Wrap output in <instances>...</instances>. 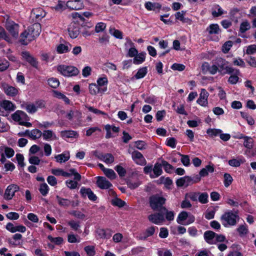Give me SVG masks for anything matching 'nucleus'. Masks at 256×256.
Returning a JSON list of instances; mask_svg holds the SVG:
<instances>
[{
  "mask_svg": "<svg viewBox=\"0 0 256 256\" xmlns=\"http://www.w3.org/2000/svg\"><path fill=\"white\" fill-rule=\"evenodd\" d=\"M240 220L237 211L229 210L224 212L220 217L222 224L226 228L236 226Z\"/></svg>",
  "mask_w": 256,
  "mask_h": 256,
  "instance_id": "f257e3e1",
  "label": "nucleus"
},
{
  "mask_svg": "<svg viewBox=\"0 0 256 256\" xmlns=\"http://www.w3.org/2000/svg\"><path fill=\"white\" fill-rule=\"evenodd\" d=\"M52 173L56 176H62L66 178H69L73 175L74 180L76 181H80L81 179V176L74 168H70L68 172H64L61 168H53L52 170Z\"/></svg>",
  "mask_w": 256,
  "mask_h": 256,
  "instance_id": "f03ea898",
  "label": "nucleus"
},
{
  "mask_svg": "<svg viewBox=\"0 0 256 256\" xmlns=\"http://www.w3.org/2000/svg\"><path fill=\"white\" fill-rule=\"evenodd\" d=\"M58 70L64 76H72L78 75V70L75 66L64 64L59 65L57 67Z\"/></svg>",
  "mask_w": 256,
  "mask_h": 256,
  "instance_id": "7ed1b4c3",
  "label": "nucleus"
},
{
  "mask_svg": "<svg viewBox=\"0 0 256 256\" xmlns=\"http://www.w3.org/2000/svg\"><path fill=\"white\" fill-rule=\"evenodd\" d=\"M166 199L158 195H154L150 198V204L152 208L154 210H162L163 204L165 203Z\"/></svg>",
  "mask_w": 256,
  "mask_h": 256,
  "instance_id": "20e7f679",
  "label": "nucleus"
},
{
  "mask_svg": "<svg viewBox=\"0 0 256 256\" xmlns=\"http://www.w3.org/2000/svg\"><path fill=\"white\" fill-rule=\"evenodd\" d=\"M195 220V217L189 214L186 211L181 212L176 218L178 224L182 225H188L193 223Z\"/></svg>",
  "mask_w": 256,
  "mask_h": 256,
  "instance_id": "39448f33",
  "label": "nucleus"
},
{
  "mask_svg": "<svg viewBox=\"0 0 256 256\" xmlns=\"http://www.w3.org/2000/svg\"><path fill=\"white\" fill-rule=\"evenodd\" d=\"M82 113L77 110H70L66 113V118L70 121L74 120L75 124L79 126H82Z\"/></svg>",
  "mask_w": 256,
  "mask_h": 256,
  "instance_id": "423d86ee",
  "label": "nucleus"
},
{
  "mask_svg": "<svg viewBox=\"0 0 256 256\" xmlns=\"http://www.w3.org/2000/svg\"><path fill=\"white\" fill-rule=\"evenodd\" d=\"M225 70V73L231 74L228 78V82L232 84H236L239 80L238 76L240 74L239 70L234 68L231 66H226Z\"/></svg>",
  "mask_w": 256,
  "mask_h": 256,
  "instance_id": "0eeeda50",
  "label": "nucleus"
},
{
  "mask_svg": "<svg viewBox=\"0 0 256 256\" xmlns=\"http://www.w3.org/2000/svg\"><path fill=\"white\" fill-rule=\"evenodd\" d=\"M158 228L157 227L154 226L148 227L140 233L136 238L138 240H146L148 238L152 236L154 234L156 230Z\"/></svg>",
  "mask_w": 256,
  "mask_h": 256,
  "instance_id": "6e6552de",
  "label": "nucleus"
},
{
  "mask_svg": "<svg viewBox=\"0 0 256 256\" xmlns=\"http://www.w3.org/2000/svg\"><path fill=\"white\" fill-rule=\"evenodd\" d=\"M20 190L19 186L14 184L9 185L6 188L4 198L6 200H10L14 196L15 193Z\"/></svg>",
  "mask_w": 256,
  "mask_h": 256,
  "instance_id": "1a4fd4ad",
  "label": "nucleus"
},
{
  "mask_svg": "<svg viewBox=\"0 0 256 256\" xmlns=\"http://www.w3.org/2000/svg\"><path fill=\"white\" fill-rule=\"evenodd\" d=\"M200 180L198 179V180H194L191 177L188 176H185L178 178L176 182V184L178 186L186 187L193 184L196 183Z\"/></svg>",
  "mask_w": 256,
  "mask_h": 256,
  "instance_id": "9d476101",
  "label": "nucleus"
},
{
  "mask_svg": "<svg viewBox=\"0 0 256 256\" xmlns=\"http://www.w3.org/2000/svg\"><path fill=\"white\" fill-rule=\"evenodd\" d=\"M132 160L137 164L140 166H144L146 161L143 155L139 152L134 150L132 153Z\"/></svg>",
  "mask_w": 256,
  "mask_h": 256,
  "instance_id": "9b49d317",
  "label": "nucleus"
},
{
  "mask_svg": "<svg viewBox=\"0 0 256 256\" xmlns=\"http://www.w3.org/2000/svg\"><path fill=\"white\" fill-rule=\"evenodd\" d=\"M80 192L82 196L84 198L88 197L90 200L93 202H94L97 200L96 196L92 192V191L90 188L82 187L80 188Z\"/></svg>",
  "mask_w": 256,
  "mask_h": 256,
  "instance_id": "f8f14e48",
  "label": "nucleus"
},
{
  "mask_svg": "<svg viewBox=\"0 0 256 256\" xmlns=\"http://www.w3.org/2000/svg\"><path fill=\"white\" fill-rule=\"evenodd\" d=\"M68 31L70 36L72 38H75L78 37L80 34V26L78 24L72 22L68 27Z\"/></svg>",
  "mask_w": 256,
  "mask_h": 256,
  "instance_id": "ddd939ff",
  "label": "nucleus"
},
{
  "mask_svg": "<svg viewBox=\"0 0 256 256\" xmlns=\"http://www.w3.org/2000/svg\"><path fill=\"white\" fill-rule=\"evenodd\" d=\"M148 220L154 224H160L164 221V217L162 213L158 212L149 215Z\"/></svg>",
  "mask_w": 256,
  "mask_h": 256,
  "instance_id": "4468645a",
  "label": "nucleus"
},
{
  "mask_svg": "<svg viewBox=\"0 0 256 256\" xmlns=\"http://www.w3.org/2000/svg\"><path fill=\"white\" fill-rule=\"evenodd\" d=\"M6 28L14 38H17L18 34V25L14 22H8L6 23Z\"/></svg>",
  "mask_w": 256,
  "mask_h": 256,
  "instance_id": "2eb2a0df",
  "label": "nucleus"
},
{
  "mask_svg": "<svg viewBox=\"0 0 256 256\" xmlns=\"http://www.w3.org/2000/svg\"><path fill=\"white\" fill-rule=\"evenodd\" d=\"M18 135L19 136H27L32 138V140H36L37 138H39L42 136V132L40 130L38 129H34L32 130H26L24 134L22 133H18Z\"/></svg>",
  "mask_w": 256,
  "mask_h": 256,
  "instance_id": "dca6fc26",
  "label": "nucleus"
},
{
  "mask_svg": "<svg viewBox=\"0 0 256 256\" xmlns=\"http://www.w3.org/2000/svg\"><path fill=\"white\" fill-rule=\"evenodd\" d=\"M6 229L12 233H14L17 232L24 233L26 232V226L22 225L14 226L11 222H8L6 224Z\"/></svg>",
  "mask_w": 256,
  "mask_h": 256,
  "instance_id": "f3484780",
  "label": "nucleus"
},
{
  "mask_svg": "<svg viewBox=\"0 0 256 256\" xmlns=\"http://www.w3.org/2000/svg\"><path fill=\"white\" fill-rule=\"evenodd\" d=\"M96 184L98 188L101 189L110 188L112 186V184L103 176H98Z\"/></svg>",
  "mask_w": 256,
  "mask_h": 256,
  "instance_id": "a211bd4d",
  "label": "nucleus"
},
{
  "mask_svg": "<svg viewBox=\"0 0 256 256\" xmlns=\"http://www.w3.org/2000/svg\"><path fill=\"white\" fill-rule=\"evenodd\" d=\"M208 96L209 94L205 89H202L200 97L197 100V103L202 106H206L208 104Z\"/></svg>",
  "mask_w": 256,
  "mask_h": 256,
  "instance_id": "6ab92c4d",
  "label": "nucleus"
},
{
  "mask_svg": "<svg viewBox=\"0 0 256 256\" xmlns=\"http://www.w3.org/2000/svg\"><path fill=\"white\" fill-rule=\"evenodd\" d=\"M66 6L72 10H79L84 8V4L80 0H69L66 2Z\"/></svg>",
  "mask_w": 256,
  "mask_h": 256,
  "instance_id": "aec40b11",
  "label": "nucleus"
},
{
  "mask_svg": "<svg viewBox=\"0 0 256 256\" xmlns=\"http://www.w3.org/2000/svg\"><path fill=\"white\" fill-rule=\"evenodd\" d=\"M28 30L30 33V34L32 36L34 39L38 36L41 32L40 24L38 23H35L28 28Z\"/></svg>",
  "mask_w": 256,
  "mask_h": 256,
  "instance_id": "412c9836",
  "label": "nucleus"
},
{
  "mask_svg": "<svg viewBox=\"0 0 256 256\" xmlns=\"http://www.w3.org/2000/svg\"><path fill=\"white\" fill-rule=\"evenodd\" d=\"M22 58L27 61L32 66L36 68L38 66V62L29 52L24 51L22 52Z\"/></svg>",
  "mask_w": 256,
  "mask_h": 256,
  "instance_id": "4be33fe9",
  "label": "nucleus"
},
{
  "mask_svg": "<svg viewBox=\"0 0 256 256\" xmlns=\"http://www.w3.org/2000/svg\"><path fill=\"white\" fill-rule=\"evenodd\" d=\"M30 34L28 30L21 34L20 42L22 44L27 45L30 42L34 40Z\"/></svg>",
  "mask_w": 256,
  "mask_h": 256,
  "instance_id": "5701e85b",
  "label": "nucleus"
},
{
  "mask_svg": "<svg viewBox=\"0 0 256 256\" xmlns=\"http://www.w3.org/2000/svg\"><path fill=\"white\" fill-rule=\"evenodd\" d=\"M0 106L8 112H12L16 108L15 104L8 100H4L0 102Z\"/></svg>",
  "mask_w": 256,
  "mask_h": 256,
  "instance_id": "b1692460",
  "label": "nucleus"
},
{
  "mask_svg": "<svg viewBox=\"0 0 256 256\" xmlns=\"http://www.w3.org/2000/svg\"><path fill=\"white\" fill-rule=\"evenodd\" d=\"M216 233L212 231L207 230L204 234V238L205 241L210 244H216L215 240Z\"/></svg>",
  "mask_w": 256,
  "mask_h": 256,
  "instance_id": "393cba45",
  "label": "nucleus"
},
{
  "mask_svg": "<svg viewBox=\"0 0 256 256\" xmlns=\"http://www.w3.org/2000/svg\"><path fill=\"white\" fill-rule=\"evenodd\" d=\"M14 154V151L12 148L4 146L0 147V155H4L7 158H10Z\"/></svg>",
  "mask_w": 256,
  "mask_h": 256,
  "instance_id": "a878e982",
  "label": "nucleus"
},
{
  "mask_svg": "<svg viewBox=\"0 0 256 256\" xmlns=\"http://www.w3.org/2000/svg\"><path fill=\"white\" fill-rule=\"evenodd\" d=\"M4 90L6 95L14 96L18 94L19 89L12 86L6 85L4 87Z\"/></svg>",
  "mask_w": 256,
  "mask_h": 256,
  "instance_id": "bb28decb",
  "label": "nucleus"
},
{
  "mask_svg": "<svg viewBox=\"0 0 256 256\" xmlns=\"http://www.w3.org/2000/svg\"><path fill=\"white\" fill-rule=\"evenodd\" d=\"M70 158L68 152L66 151L62 154L55 156L54 158L56 162L62 164L67 162Z\"/></svg>",
  "mask_w": 256,
  "mask_h": 256,
  "instance_id": "cd10ccee",
  "label": "nucleus"
},
{
  "mask_svg": "<svg viewBox=\"0 0 256 256\" xmlns=\"http://www.w3.org/2000/svg\"><path fill=\"white\" fill-rule=\"evenodd\" d=\"M72 45L68 42L61 44L56 47V51L58 54L66 53L70 51Z\"/></svg>",
  "mask_w": 256,
  "mask_h": 256,
  "instance_id": "c85d7f7f",
  "label": "nucleus"
},
{
  "mask_svg": "<svg viewBox=\"0 0 256 256\" xmlns=\"http://www.w3.org/2000/svg\"><path fill=\"white\" fill-rule=\"evenodd\" d=\"M43 139L46 140H57L58 138L54 133L51 130H45L42 132Z\"/></svg>",
  "mask_w": 256,
  "mask_h": 256,
  "instance_id": "c756f323",
  "label": "nucleus"
},
{
  "mask_svg": "<svg viewBox=\"0 0 256 256\" xmlns=\"http://www.w3.org/2000/svg\"><path fill=\"white\" fill-rule=\"evenodd\" d=\"M214 170V168L212 164L207 165L200 170L199 172L200 176V177H205L208 174L209 172L212 173Z\"/></svg>",
  "mask_w": 256,
  "mask_h": 256,
  "instance_id": "7c9ffc66",
  "label": "nucleus"
},
{
  "mask_svg": "<svg viewBox=\"0 0 256 256\" xmlns=\"http://www.w3.org/2000/svg\"><path fill=\"white\" fill-rule=\"evenodd\" d=\"M145 8L148 10H159L161 8V5L158 2H147L144 4Z\"/></svg>",
  "mask_w": 256,
  "mask_h": 256,
  "instance_id": "2f4dec72",
  "label": "nucleus"
},
{
  "mask_svg": "<svg viewBox=\"0 0 256 256\" xmlns=\"http://www.w3.org/2000/svg\"><path fill=\"white\" fill-rule=\"evenodd\" d=\"M186 12L182 10L178 12L175 14V18L176 20H179L183 23L190 24L191 21L188 18L184 17Z\"/></svg>",
  "mask_w": 256,
  "mask_h": 256,
  "instance_id": "473e14b6",
  "label": "nucleus"
},
{
  "mask_svg": "<svg viewBox=\"0 0 256 256\" xmlns=\"http://www.w3.org/2000/svg\"><path fill=\"white\" fill-rule=\"evenodd\" d=\"M21 106L22 108L25 109L29 114H34L37 112L34 103L24 102L21 104Z\"/></svg>",
  "mask_w": 256,
  "mask_h": 256,
  "instance_id": "72a5a7b5",
  "label": "nucleus"
},
{
  "mask_svg": "<svg viewBox=\"0 0 256 256\" xmlns=\"http://www.w3.org/2000/svg\"><path fill=\"white\" fill-rule=\"evenodd\" d=\"M154 174H151L152 178H156L160 176L162 173V166L161 164L156 163L152 169Z\"/></svg>",
  "mask_w": 256,
  "mask_h": 256,
  "instance_id": "f704fd0d",
  "label": "nucleus"
},
{
  "mask_svg": "<svg viewBox=\"0 0 256 256\" xmlns=\"http://www.w3.org/2000/svg\"><path fill=\"white\" fill-rule=\"evenodd\" d=\"M146 55V53L145 52L138 53L133 59V63L135 64H141L145 60Z\"/></svg>",
  "mask_w": 256,
  "mask_h": 256,
  "instance_id": "c9c22d12",
  "label": "nucleus"
},
{
  "mask_svg": "<svg viewBox=\"0 0 256 256\" xmlns=\"http://www.w3.org/2000/svg\"><path fill=\"white\" fill-rule=\"evenodd\" d=\"M60 134L63 138H77L78 136L76 132L72 130L62 131Z\"/></svg>",
  "mask_w": 256,
  "mask_h": 256,
  "instance_id": "e433bc0d",
  "label": "nucleus"
},
{
  "mask_svg": "<svg viewBox=\"0 0 256 256\" xmlns=\"http://www.w3.org/2000/svg\"><path fill=\"white\" fill-rule=\"evenodd\" d=\"M25 113L21 110H17L12 115V120L16 122H19L20 124H22L21 122L22 118L25 116Z\"/></svg>",
  "mask_w": 256,
  "mask_h": 256,
  "instance_id": "4c0bfd02",
  "label": "nucleus"
},
{
  "mask_svg": "<svg viewBox=\"0 0 256 256\" xmlns=\"http://www.w3.org/2000/svg\"><path fill=\"white\" fill-rule=\"evenodd\" d=\"M162 212L164 216H165L166 219L168 221H172L174 218V212L172 210H168L165 207L162 208Z\"/></svg>",
  "mask_w": 256,
  "mask_h": 256,
  "instance_id": "58836bf2",
  "label": "nucleus"
},
{
  "mask_svg": "<svg viewBox=\"0 0 256 256\" xmlns=\"http://www.w3.org/2000/svg\"><path fill=\"white\" fill-rule=\"evenodd\" d=\"M32 14L37 19H41L44 17L46 14V12L42 8L34 9L32 11Z\"/></svg>",
  "mask_w": 256,
  "mask_h": 256,
  "instance_id": "ea45409f",
  "label": "nucleus"
},
{
  "mask_svg": "<svg viewBox=\"0 0 256 256\" xmlns=\"http://www.w3.org/2000/svg\"><path fill=\"white\" fill-rule=\"evenodd\" d=\"M224 14V10L218 4L214 6L212 14L214 17H218Z\"/></svg>",
  "mask_w": 256,
  "mask_h": 256,
  "instance_id": "a19ab883",
  "label": "nucleus"
},
{
  "mask_svg": "<svg viewBox=\"0 0 256 256\" xmlns=\"http://www.w3.org/2000/svg\"><path fill=\"white\" fill-rule=\"evenodd\" d=\"M236 231L241 237L245 236L248 232V226L246 224L239 226L236 228Z\"/></svg>",
  "mask_w": 256,
  "mask_h": 256,
  "instance_id": "79ce46f5",
  "label": "nucleus"
},
{
  "mask_svg": "<svg viewBox=\"0 0 256 256\" xmlns=\"http://www.w3.org/2000/svg\"><path fill=\"white\" fill-rule=\"evenodd\" d=\"M210 34H218L220 32L219 26L218 24H211L206 29Z\"/></svg>",
  "mask_w": 256,
  "mask_h": 256,
  "instance_id": "37998d69",
  "label": "nucleus"
},
{
  "mask_svg": "<svg viewBox=\"0 0 256 256\" xmlns=\"http://www.w3.org/2000/svg\"><path fill=\"white\" fill-rule=\"evenodd\" d=\"M250 28V23L247 20H243L240 24V32L244 33Z\"/></svg>",
  "mask_w": 256,
  "mask_h": 256,
  "instance_id": "c03bdc74",
  "label": "nucleus"
},
{
  "mask_svg": "<svg viewBox=\"0 0 256 256\" xmlns=\"http://www.w3.org/2000/svg\"><path fill=\"white\" fill-rule=\"evenodd\" d=\"M158 184H163L165 185L166 188H169L170 186L172 184V181L168 177L165 178L164 176L160 177L158 180Z\"/></svg>",
  "mask_w": 256,
  "mask_h": 256,
  "instance_id": "a18cd8bd",
  "label": "nucleus"
},
{
  "mask_svg": "<svg viewBox=\"0 0 256 256\" xmlns=\"http://www.w3.org/2000/svg\"><path fill=\"white\" fill-rule=\"evenodd\" d=\"M56 198L59 205L64 207L68 206L70 204V201L66 198H60L58 196H56Z\"/></svg>",
  "mask_w": 256,
  "mask_h": 256,
  "instance_id": "49530a36",
  "label": "nucleus"
},
{
  "mask_svg": "<svg viewBox=\"0 0 256 256\" xmlns=\"http://www.w3.org/2000/svg\"><path fill=\"white\" fill-rule=\"evenodd\" d=\"M114 158L111 154H103L102 160L107 164H110L114 162Z\"/></svg>",
  "mask_w": 256,
  "mask_h": 256,
  "instance_id": "de8ad7c7",
  "label": "nucleus"
},
{
  "mask_svg": "<svg viewBox=\"0 0 256 256\" xmlns=\"http://www.w3.org/2000/svg\"><path fill=\"white\" fill-rule=\"evenodd\" d=\"M208 194L207 192H199L198 200L200 202L206 204L208 202Z\"/></svg>",
  "mask_w": 256,
  "mask_h": 256,
  "instance_id": "09e8293b",
  "label": "nucleus"
},
{
  "mask_svg": "<svg viewBox=\"0 0 256 256\" xmlns=\"http://www.w3.org/2000/svg\"><path fill=\"white\" fill-rule=\"evenodd\" d=\"M48 84L50 87L56 88L59 86L60 82L56 78H51L48 79Z\"/></svg>",
  "mask_w": 256,
  "mask_h": 256,
  "instance_id": "8fccbe9b",
  "label": "nucleus"
},
{
  "mask_svg": "<svg viewBox=\"0 0 256 256\" xmlns=\"http://www.w3.org/2000/svg\"><path fill=\"white\" fill-rule=\"evenodd\" d=\"M240 114L242 118L247 121L248 124L252 126L254 124V120L248 114L244 112H240Z\"/></svg>",
  "mask_w": 256,
  "mask_h": 256,
  "instance_id": "3c124183",
  "label": "nucleus"
},
{
  "mask_svg": "<svg viewBox=\"0 0 256 256\" xmlns=\"http://www.w3.org/2000/svg\"><path fill=\"white\" fill-rule=\"evenodd\" d=\"M90 94L92 95L96 94L100 91L99 86L96 84H90L88 86Z\"/></svg>",
  "mask_w": 256,
  "mask_h": 256,
  "instance_id": "603ef678",
  "label": "nucleus"
},
{
  "mask_svg": "<svg viewBox=\"0 0 256 256\" xmlns=\"http://www.w3.org/2000/svg\"><path fill=\"white\" fill-rule=\"evenodd\" d=\"M50 188L46 183L40 184L39 188L40 193L43 196H46L48 193Z\"/></svg>",
  "mask_w": 256,
  "mask_h": 256,
  "instance_id": "864d4df0",
  "label": "nucleus"
},
{
  "mask_svg": "<svg viewBox=\"0 0 256 256\" xmlns=\"http://www.w3.org/2000/svg\"><path fill=\"white\" fill-rule=\"evenodd\" d=\"M147 73V68L146 67L140 68L135 75L136 79H140L143 78Z\"/></svg>",
  "mask_w": 256,
  "mask_h": 256,
  "instance_id": "5fc2aeb1",
  "label": "nucleus"
},
{
  "mask_svg": "<svg viewBox=\"0 0 256 256\" xmlns=\"http://www.w3.org/2000/svg\"><path fill=\"white\" fill-rule=\"evenodd\" d=\"M66 8V3L62 0H58V4L54 7V8L57 11H62Z\"/></svg>",
  "mask_w": 256,
  "mask_h": 256,
  "instance_id": "6e6d98bb",
  "label": "nucleus"
},
{
  "mask_svg": "<svg viewBox=\"0 0 256 256\" xmlns=\"http://www.w3.org/2000/svg\"><path fill=\"white\" fill-rule=\"evenodd\" d=\"M232 180L233 178L229 174L226 173L224 174V184L226 188H228L232 184Z\"/></svg>",
  "mask_w": 256,
  "mask_h": 256,
  "instance_id": "4d7b16f0",
  "label": "nucleus"
},
{
  "mask_svg": "<svg viewBox=\"0 0 256 256\" xmlns=\"http://www.w3.org/2000/svg\"><path fill=\"white\" fill-rule=\"evenodd\" d=\"M104 173L110 180H114L116 177V172L112 169L106 168V170H104Z\"/></svg>",
  "mask_w": 256,
  "mask_h": 256,
  "instance_id": "13d9d810",
  "label": "nucleus"
},
{
  "mask_svg": "<svg viewBox=\"0 0 256 256\" xmlns=\"http://www.w3.org/2000/svg\"><path fill=\"white\" fill-rule=\"evenodd\" d=\"M222 132V130L220 129L209 128L206 131V133L212 137L220 136Z\"/></svg>",
  "mask_w": 256,
  "mask_h": 256,
  "instance_id": "bf43d9fd",
  "label": "nucleus"
},
{
  "mask_svg": "<svg viewBox=\"0 0 256 256\" xmlns=\"http://www.w3.org/2000/svg\"><path fill=\"white\" fill-rule=\"evenodd\" d=\"M254 140L250 136H246L244 140V146L249 149L252 148Z\"/></svg>",
  "mask_w": 256,
  "mask_h": 256,
  "instance_id": "052dcab7",
  "label": "nucleus"
},
{
  "mask_svg": "<svg viewBox=\"0 0 256 256\" xmlns=\"http://www.w3.org/2000/svg\"><path fill=\"white\" fill-rule=\"evenodd\" d=\"M162 166L164 167V170L168 173H171L174 167L166 160H162L161 164Z\"/></svg>",
  "mask_w": 256,
  "mask_h": 256,
  "instance_id": "680f3d73",
  "label": "nucleus"
},
{
  "mask_svg": "<svg viewBox=\"0 0 256 256\" xmlns=\"http://www.w3.org/2000/svg\"><path fill=\"white\" fill-rule=\"evenodd\" d=\"M54 93L55 97L62 100L67 104L70 103V100L63 94L58 91H54Z\"/></svg>",
  "mask_w": 256,
  "mask_h": 256,
  "instance_id": "e2e57ef3",
  "label": "nucleus"
},
{
  "mask_svg": "<svg viewBox=\"0 0 256 256\" xmlns=\"http://www.w3.org/2000/svg\"><path fill=\"white\" fill-rule=\"evenodd\" d=\"M110 33L115 38L119 39L122 38V33L118 30L115 28H110Z\"/></svg>",
  "mask_w": 256,
  "mask_h": 256,
  "instance_id": "0e129e2a",
  "label": "nucleus"
},
{
  "mask_svg": "<svg viewBox=\"0 0 256 256\" xmlns=\"http://www.w3.org/2000/svg\"><path fill=\"white\" fill-rule=\"evenodd\" d=\"M96 82L98 86H107L108 84V80L107 77L104 76L103 77L98 78Z\"/></svg>",
  "mask_w": 256,
  "mask_h": 256,
  "instance_id": "69168bd1",
  "label": "nucleus"
},
{
  "mask_svg": "<svg viewBox=\"0 0 256 256\" xmlns=\"http://www.w3.org/2000/svg\"><path fill=\"white\" fill-rule=\"evenodd\" d=\"M48 238L52 242L56 244L59 245L62 244L64 240L62 237L53 238L51 236H48Z\"/></svg>",
  "mask_w": 256,
  "mask_h": 256,
  "instance_id": "338daca9",
  "label": "nucleus"
},
{
  "mask_svg": "<svg viewBox=\"0 0 256 256\" xmlns=\"http://www.w3.org/2000/svg\"><path fill=\"white\" fill-rule=\"evenodd\" d=\"M111 202L113 206H118L120 208H122L126 204L124 201L118 198L112 199Z\"/></svg>",
  "mask_w": 256,
  "mask_h": 256,
  "instance_id": "774afa93",
  "label": "nucleus"
}]
</instances>
